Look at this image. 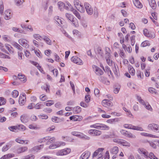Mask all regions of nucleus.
I'll return each mask as SVG.
<instances>
[{
    "label": "nucleus",
    "instance_id": "obj_1",
    "mask_svg": "<svg viewBox=\"0 0 159 159\" xmlns=\"http://www.w3.org/2000/svg\"><path fill=\"white\" fill-rule=\"evenodd\" d=\"M138 152L140 154H143V157L145 158H147L149 157L151 159H158L154 155L152 152H150L148 155V152L144 148H139Z\"/></svg>",
    "mask_w": 159,
    "mask_h": 159
},
{
    "label": "nucleus",
    "instance_id": "obj_2",
    "mask_svg": "<svg viewBox=\"0 0 159 159\" xmlns=\"http://www.w3.org/2000/svg\"><path fill=\"white\" fill-rule=\"evenodd\" d=\"M124 126L126 128L129 129L140 131H143V129L142 128L137 126H135L131 124H125L124 125Z\"/></svg>",
    "mask_w": 159,
    "mask_h": 159
},
{
    "label": "nucleus",
    "instance_id": "obj_3",
    "mask_svg": "<svg viewBox=\"0 0 159 159\" xmlns=\"http://www.w3.org/2000/svg\"><path fill=\"white\" fill-rule=\"evenodd\" d=\"M84 6L87 14L90 15H92L93 10L91 6L89 3L85 2Z\"/></svg>",
    "mask_w": 159,
    "mask_h": 159
},
{
    "label": "nucleus",
    "instance_id": "obj_4",
    "mask_svg": "<svg viewBox=\"0 0 159 159\" xmlns=\"http://www.w3.org/2000/svg\"><path fill=\"white\" fill-rule=\"evenodd\" d=\"M18 43L23 47L27 48L29 47V45L27 43V41L25 39H20L18 40Z\"/></svg>",
    "mask_w": 159,
    "mask_h": 159
},
{
    "label": "nucleus",
    "instance_id": "obj_5",
    "mask_svg": "<svg viewBox=\"0 0 159 159\" xmlns=\"http://www.w3.org/2000/svg\"><path fill=\"white\" fill-rule=\"evenodd\" d=\"M71 60L73 62L79 65H82L83 62L81 60L77 57H73L71 58Z\"/></svg>",
    "mask_w": 159,
    "mask_h": 159
},
{
    "label": "nucleus",
    "instance_id": "obj_6",
    "mask_svg": "<svg viewBox=\"0 0 159 159\" xmlns=\"http://www.w3.org/2000/svg\"><path fill=\"white\" fill-rule=\"evenodd\" d=\"M26 95L25 93H22L20 96L19 102L20 105H23L26 101Z\"/></svg>",
    "mask_w": 159,
    "mask_h": 159
},
{
    "label": "nucleus",
    "instance_id": "obj_7",
    "mask_svg": "<svg viewBox=\"0 0 159 159\" xmlns=\"http://www.w3.org/2000/svg\"><path fill=\"white\" fill-rule=\"evenodd\" d=\"M71 151V150L70 148H67L66 150L64 149L57 152V154L58 156H62L67 154L69 153Z\"/></svg>",
    "mask_w": 159,
    "mask_h": 159
},
{
    "label": "nucleus",
    "instance_id": "obj_8",
    "mask_svg": "<svg viewBox=\"0 0 159 159\" xmlns=\"http://www.w3.org/2000/svg\"><path fill=\"white\" fill-rule=\"evenodd\" d=\"M93 68L94 70L95 71V73L97 75H101L103 74V71L99 67L94 66L93 67Z\"/></svg>",
    "mask_w": 159,
    "mask_h": 159
},
{
    "label": "nucleus",
    "instance_id": "obj_9",
    "mask_svg": "<svg viewBox=\"0 0 159 159\" xmlns=\"http://www.w3.org/2000/svg\"><path fill=\"white\" fill-rule=\"evenodd\" d=\"M102 106L105 107H108L112 106V102L108 99H104L102 102Z\"/></svg>",
    "mask_w": 159,
    "mask_h": 159
},
{
    "label": "nucleus",
    "instance_id": "obj_10",
    "mask_svg": "<svg viewBox=\"0 0 159 159\" xmlns=\"http://www.w3.org/2000/svg\"><path fill=\"white\" fill-rule=\"evenodd\" d=\"M90 154V152H85L81 155L80 157V159H88Z\"/></svg>",
    "mask_w": 159,
    "mask_h": 159
},
{
    "label": "nucleus",
    "instance_id": "obj_11",
    "mask_svg": "<svg viewBox=\"0 0 159 159\" xmlns=\"http://www.w3.org/2000/svg\"><path fill=\"white\" fill-rule=\"evenodd\" d=\"M70 120L74 121H80L82 119V117L77 115H75L70 117Z\"/></svg>",
    "mask_w": 159,
    "mask_h": 159
},
{
    "label": "nucleus",
    "instance_id": "obj_12",
    "mask_svg": "<svg viewBox=\"0 0 159 159\" xmlns=\"http://www.w3.org/2000/svg\"><path fill=\"white\" fill-rule=\"evenodd\" d=\"M58 5L59 8L61 11L63 9L65 8L66 9H68V7L66 5V4L61 2H58Z\"/></svg>",
    "mask_w": 159,
    "mask_h": 159
},
{
    "label": "nucleus",
    "instance_id": "obj_13",
    "mask_svg": "<svg viewBox=\"0 0 159 159\" xmlns=\"http://www.w3.org/2000/svg\"><path fill=\"white\" fill-rule=\"evenodd\" d=\"M29 117L27 115L24 114L20 116V120L22 122L26 123L29 120Z\"/></svg>",
    "mask_w": 159,
    "mask_h": 159
},
{
    "label": "nucleus",
    "instance_id": "obj_14",
    "mask_svg": "<svg viewBox=\"0 0 159 159\" xmlns=\"http://www.w3.org/2000/svg\"><path fill=\"white\" fill-rule=\"evenodd\" d=\"M4 16L5 19L8 20L10 19V10L9 9L6 10L3 15Z\"/></svg>",
    "mask_w": 159,
    "mask_h": 159
},
{
    "label": "nucleus",
    "instance_id": "obj_15",
    "mask_svg": "<svg viewBox=\"0 0 159 159\" xmlns=\"http://www.w3.org/2000/svg\"><path fill=\"white\" fill-rule=\"evenodd\" d=\"M104 150V148H99L98 150H96L93 153V157H96L98 154L99 156L101 155L99 157H100L102 155V151Z\"/></svg>",
    "mask_w": 159,
    "mask_h": 159
},
{
    "label": "nucleus",
    "instance_id": "obj_16",
    "mask_svg": "<svg viewBox=\"0 0 159 159\" xmlns=\"http://www.w3.org/2000/svg\"><path fill=\"white\" fill-rule=\"evenodd\" d=\"M116 140V139H115L114 141L115 142H120L123 146L129 147L130 145V143L126 141L123 140L121 141L120 140Z\"/></svg>",
    "mask_w": 159,
    "mask_h": 159
},
{
    "label": "nucleus",
    "instance_id": "obj_17",
    "mask_svg": "<svg viewBox=\"0 0 159 159\" xmlns=\"http://www.w3.org/2000/svg\"><path fill=\"white\" fill-rule=\"evenodd\" d=\"M133 2L136 7L139 8L142 7V5L139 0H133Z\"/></svg>",
    "mask_w": 159,
    "mask_h": 159
},
{
    "label": "nucleus",
    "instance_id": "obj_18",
    "mask_svg": "<svg viewBox=\"0 0 159 159\" xmlns=\"http://www.w3.org/2000/svg\"><path fill=\"white\" fill-rule=\"evenodd\" d=\"M27 149L26 147H20L17 149V152L18 153H20L27 151Z\"/></svg>",
    "mask_w": 159,
    "mask_h": 159
},
{
    "label": "nucleus",
    "instance_id": "obj_19",
    "mask_svg": "<svg viewBox=\"0 0 159 159\" xmlns=\"http://www.w3.org/2000/svg\"><path fill=\"white\" fill-rule=\"evenodd\" d=\"M11 44L12 46L17 48L20 51H22L23 50V48L20 46L19 44L15 42H13Z\"/></svg>",
    "mask_w": 159,
    "mask_h": 159
},
{
    "label": "nucleus",
    "instance_id": "obj_20",
    "mask_svg": "<svg viewBox=\"0 0 159 159\" xmlns=\"http://www.w3.org/2000/svg\"><path fill=\"white\" fill-rule=\"evenodd\" d=\"M128 70L129 73L132 75H134L135 71L132 66L131 65L128 66Z\"/></svg>",
    "mask_w": 159,
    "mask_h": 159
},
{
    "label": "nucleus",
    "instance_id": "obj_21",
    "mask_svg": "<svg viewBox=\"0 0 159 159\" xmlns=\"http://www.w3.org/2000/svg\"><path fill=\"white\" fill-rule=\"evenodd\" d=\"M118 148L116 146H115L111 149L110 152L113 154H116L118 153Z\"/></svg>",
    "mask_w": 159,
    "mask_h": 159
},
{
    "label": "nucleus",
    "instance_id": "obj_22",
    "mask_svg": "<svg viewBox=\"0 0 159 159\" xmlns=\"http://www.w3.org/2000/svg\"><path fill=\"white\" fill-rule=\"evenodd\" d=\"M99 125L100 129L108 130L109 129V127L105 124H99Z\"/></svg>",
    "mask_w": 159,
    "mask_h": 159
},
{
    "label": "nucleus",
    "instance_id": "obj_23",
    "mask_svg": "<svg viewBox=\"0 0 159 159\" xmlns=\"http://www.w3.org/2000/svg\"><path fill=\"white\" fill-rule=\"evenodd\" d=\"M149 4L152 9H155L156 8L157 5L155 0H151V1L149 2Z\"/></svg>",
    "mask_w": 159,
    "mask_h": 159
},
{
    "label": "nucleus",
    "instance_id": "obj_24",
    "mask_svg": "<svg viewBox=\"0 0 159 159\" xmlns=\"http://www.w3.org/2000/svg\"><path fill=\"white\" fill-rule=\"evenodd\" d=\"M54 20L57 22V24L58 25L61 26V25L63 24L62 21L59 18L58 16H55L54 17Z\"/></svg>",
    "mask_w": 159,
    "mask_h": 159
},
{
    "label": "nucleus",
    "instance_id": "obj_25",
    "mask_svg": "<svg viewBox=\"0 0 159 159\" xmlns=\"http://www.w3.org/2000/svg\"><path fill=\"white\" fill-rule=\"evenodd\" d=\"M81 108L79 106L73 108V111L75 113H78L81 111Z\"/></svg>",
    "mask_w": 159,
    "mask_h": 159
},
{
    "label": "nucleus",
    "instance_id": "obj_26",
    "mask_svg": "<svg viewBox=\"0 0 159 159\" xmlns=\"http://www.w3.org/2000/svg\"><path fill=\"white\" fill-rule=\"evenodd\" d=\"M18 79L20 80L21 81L23 82H26V78L25 77V76L24 75H20L19 74L18 75Z\"/></svg>",
    "mask_w": 159,
    "mask_h": 159
},
{
    "label": "nucleus",
    "instance_id": "obj_27",
    "mask_svg": "<svg viewBox=\"0 0 159 159\" xmlns=\"http://www.w3.org/2000/svg\"><path fill=\"white\" fill-rule=\"evenodd\" d=\"M43 145L35 146L33 148V150L37 152L38 150H41L43 148Z\"/></svg>",
    "mask_w": 159,
    "mask_h": 159
},
{
    "label": "nucleus",
    "instance_id": "obj_28",
    "mask_svg": "<svg viewBox=\"0 0 159 159\" xmlns=\"http://www.w3.org/2000/svg\"><path fill=\"white\" fill-rule=\"evenodd\" d=\"M75 15V16L77 17L79 19H80L81 18V17L79 13L75 9H72L71 11Z\"/></svg>",
    "mask_w": 159,
    "mask_h": 159
},
{
    "label": "nucleus",
    "instance_id": "obj_29",
    "mask_svg": "<svg viewBox=\"0 0 159 159\" xmlns=\"http://www.w3.org/2000/svg\"><path fill=\"white\" fill-rule=\"evenodd\" d=\"M42 39L45 41L47 44L49 45H51V41L48 37L44 36H43Z\"/></svg>",
    "mask_w": 159,
    "mask_h": 159
},
{
    "label": "nucleus",
    "instance_id": "obj_30",
    "mask_svg": "<svg viewBox=\"0 0 159 159\" xmlns=\"http://www.w3.org/2000/svg\"><path fill=\"white\" fill-rule=\"evenodd\" d=\"M156 126V124L154 123L150 124L148 125V129H149L154 131L155 127Z\"/></svg>",
    "mask_w": 159,
    "mask_h": 159
},
{
    "label": "nucleus",
    "instance_id": "obj_31",
    "mask_svg": "<svg viewBox=\"0 0 159 159\" xmlns=\"http://www.w3.org/2000/svg\"><path fill=\"white\" fill-rule=\"evenodd\" d=\"M114 93L116 94L117 93L120 89V86L119 84L116 85L114 87Z\"/></svg>",
    "mask_w": 159,
    "mask_h": 159
},
{
    "label": "nucleus",
    "instance_id": "obj_32",
    "mask_svg": "<svg viewBox=\"0 0 159 159\" xmlns=\"http://www.w3.org/2000/svg\"><path fill=\"white\" fill-rule=\"evenodd\" d=\"M143 105L144 106V107L150 111H152V108L148 103L146 102L145 103H144L143 104Z\"/></svg>",
    "mask_w": 159,
    "mask_h": 159
},
{
    "label": "nucleus",
    "instance_id": "obj_33",
    "mask_svg": "<svg viewBox=\"0 0 159 159\" xmlns=\"http://www.w3.org/2000/svg\"><path fill=\"white\" fill-rule=\"evenodd\" d=\"M80 138L87 140H89L90 139V138L89 137L82 133L80 134Z\"/></svg>",
    "mask_w": 159,
    "mask_h": 159
},
{
    "label": "nucleus",
    "instance_id": "obj_34",
    "mask_svg": "<svg viewBox=\"0 0 159 159\" xmlns=\"http://www.w3.org/2000/svg\"><path fill=\"white\" fill-rule=\"evenodd\" d=\"M56 138L54 137H52L50 138H49V139L47 140V142L46 143L47 144H49L50 143H51L52 142H54L55 141Z\"/></svg>",
    "mask_w": 159,
    "mask_h": 159
},
{
    "label": "nucleus",
    "instance_id": "obj_35",
    "mask_svg": "<svg viewBox=\"0 0 159 159\" xmlns=\"http://www.w3.org/2000/svg\"><path fill=\"white\" fill-rule=\"evenodd\" d=\"M11 95L13 98H16L18 96L19 92L17 90H15L12 92Z\"/></svg>",
    "mask_w": 159,
    "mask_h": 159
},
{
    "label": "nucleus",
    "instance_id": "obj_36",
    "mask_svg": "<svg viewBox=\"0 0 159 159\" xmlns=\"http://www.w3.org/2000/svg\"><path fill=\"white\" fill-rule=\"evenodd\" d=\"M24 2V0H15L16 4L18 6L22 5Z\"/></svg>",
    "mask_w": 159,
    "mask_h": 159
},
{
    "label": "nucleus",
    "instance_id": "obj_37",
    "mask_svg": "<svg viewBox=\"0 0 159 159\" xmlns=\"http://www.w3.org/2000/svg\"><path fill=\"white\" fill-rule=\"evenodd\" d=\"M93 136H98L102 134V132L99 130L95 129L93 132Z\"/></svg>",
    "mask_w": 159,
    "mask_h": 159
},
{
    "label": "nucleus",
    "instance_id": "obj_38",
    "mask_svg": "<svg viewBox=\"0 0 159 159\" xmlns=\"http://www.w3.org/2000/svg\"><path fill=\"white\" fill-rule=\"evenodd\" d=\"M48 139L49 136H47L43 138L39 139L38 140V142L41 143L42 142H45L46 141H47Z\"/></svg>",
    "mask_w": 159,
    "mask_h": 159
},
{
    "label": "nucleus",
    "instance_id": "obj_39",
    "mask_svg": "<svg viewBox=\"0 0 159 159\" xmlns=\"http://www.w3.org/2000/svg\"><path fill=\"white\" fill-rule=\"evenodd\" d=\"M76 9L81 13L84 12L85 11L83 6L81 5H80L78 7V8Z\"/></svg>",
    "mask_w": 159,
    "mask_h": 159
},
{
    "label": "nucleus",
    "instance_id": "obj_40",
    "mask_svg": "<svg viewBox=\"0 0 159 159\" xmlns=\"http://www.w3.org/2000/svg\"><path fill=\"white\" fill-rule=\"evenodd\" d=\"M43 106V105L41 103H38L34 105V107L36 109H39L41 108Z\"/></svg>",
    "mask_w": 159,
    "mask_h": 159
},
{
    "label": "nucleus",
    "instance_id": "obj_41",
    "mask_svg": "<svg viewBox=\"0 0 159 159\" xmlns=\"http://www.w3.org/2000/svg\"><path fill=\"white\" fill-rule=\"evenodd\" d=\"M66 17L70 21L73 18V16L72 15L68 13H66Z\"/></svg>",
    "mask_w": 159,
    "mask_h": 159
},
{
    "label": "nucleus",
    "instance_id": "obj_42",
    "mask_svg": "<svg viewBox=\"0 0 159 159\" xmlns=\"http://www.w3.org/2000/svg\"><path fill=\"white\" fill-rule=\"evenodd\" d=\"M11 131L14 132H17L18 131L17 126H11Z\"/></svg>",
    "mask_w": 159,
    "mask_h": 159
},
{
    "label": "nucleus",
    "instance_id": "obj_43",
    "mask_svg": "<svg viewBox=\"0 0 159 159\" xmlns=\"http://www.w3.org/2000/svg\"><path fill=\"white\" fill-rule=\"evenodd\" d=\"M70 21L72 22V24L75 26L77 27L78 26V22L77 21V20L75 18L74 19L73 18V19H72Z\"/></svg>",
    "mask_w": 159,
    "mask_h": 159
},
{
    "label": "nucleus",
    "instance_id": "obj_44",
    "mask_svg": "<svg viewBox=\"0 0 159 159\" xmlns=\"http://www.w3.org/2000/svg\"><path fill=\"white\" fill-rule=\"evenodd\" d=\"M6 103V100L3 97H0V106L4 105Z\"/></svg>",
    "mask_w": 159,
    "mask_h": 159
},
{
    "label": "nucleus",
    "instance_id": "obj_45",
    "mask_svg": "<svg viewBox=\"0 0 159 159\" xmlns=\"http://www.w3.org/2000/svg\"><path fill=\"white\" fill-rule=\"evenodd\" d=\"M150 44L147 41H145L143 42L141 44V46L142 47H145L148 45H150Z\"/></svg>",
    "mask_w": 159,
    "mask_h": 159
},
{
    "label": "nucleus",
    "instance_id": "obj_46",
    "mask_svg": "<svg viewBox=\"0 0 159 159\" xmlns=\"http://www.w3.org/2000/svg\"><path fill=\"white\" fill-rule=\"evenodd\" d=\"M18 127V130H24L26 129V127L24 125H20L17 126Z\"/></svg>",
    "mask_w": 159,
    "mask_h": 159
},
{
    "label": "nucleus",
    "instance_id": "obj_47",
    "mask_svg": "<svg viewBox=\"0 0 159 159\" xmlns=\"http://www.w3.org/2000/svg\"><path fill=\"white\" fill-rule=\"evenodd\" d=\"M148 91L149 92L151 93H155V94H157V92L156 90L152 88H150L148 89Z\"/></svg>",
    "mask_w": 159,
    "mask_h": 159
},
{
    "label": "nucleus",
    "instance_id": "obj_48",
    "mask_svg": "<svg viewBox=\"0 0 159 159\" xmlns=\"http://www.w3.org/2000/svg\"><path fill=\"white\" fill-rule=\"evenodd\" d=\"M126 136L129 138H135L136 136L134 135H133L131 133L128 132V134H127Z\"/></svg>",
    "mask_w": 159,
    "mask_h": 159
},
{
    "label": "nucleus",
    "instance_id": "obj_49",
    "mask_svg": "<svg viewBox=\"0 0 159 159\" xmlns=\"http://www.w3.org/2000/svg\"><path fill=\"white\" fill-rule=\"evenodd\" d=\"M47 102H48L46 103V105L47 106H50L53 104L54 103L53 101L52 100H48L47 101Z\"/></svg>",
    "mask_w": 159,
    "mask_h": 159
},
{
    "label": "nucleus",
    "instance_id": "obj_50",
    "mask_svg": "<svg viewBox=\"0 0 159 159\" xmlns=\"http://www.w3.org/2000/svg\"><path fill=\"white\" fill-rule=\"evenodd\" d=\"M52 121L55 123H58L59 122V119L57 117L55 116L53 117L52 118Z\"/></svg>",
    "mask_w": 159,
    "mask_h": 159
},
{
    "label": "nucleus",
    "instance_id": "obj_51",
    "mask_svg": "<svg viewBox=\"0 0 159 159\" xmlns=\"http://www.w3.org/2000/svg\"><path fill=\"white\" fill-rule=\"evenodd\" d=\"M49 86L47 84H46L45 85L42 86H41V88L42 89L45 90L46 92H48V90H49Z\"/></svg>",
    "mask_w": 159,
    "mask_h": 159
},
{
    "label": "nucleus",
    "instance_id": "obj_52",
    "mask_svg": "<svg viewBox=\"0 0 159 159\" xmlns=\"http://www.w3.org/2000/svg\"><path fill=\"white\" fill-rule=\"evenodd\" d=\"M40 98L42 101H44L47 99V98L46 95L43 94L40 96Z\"/></svg>",
    "mask_w": 159,
    "mask_h": 159
},
{
    "label": "nucleus",
    "instance_id": "obj_53",
    "mask_svg": "<svg viewBox=\"0 0 159 159\" xmlns=\"http://www.w3.org/2000/svg\"><path fill=\"white\" fill-rule=\"evenodd\" d=\"M34 157L32 155H30L25 156L23 158V159H34Z\"/></svg>",
    "mask_w": 159,
    "mask_h": 159
},
{
    "label": "nucleus",
    "instance_id": "obj_54",
    "mask_svg": "<svg viewBox=\"0 0 159 159\" xmlns=\"http://www.w3.org/2000/svg\"><path fill=\"white\" fill-rule=\"evenodd\" d=\"M97 51L98 53L99 54H100L101 56H102L103 55V53L102 52V49L101 47H98L97 48Z\"/></svg>",
    "mask_w": 159,
    "mask_h": 159
},
{
    "label": "nucleus",
    "instance_id": "obj_55",
    "mask_svg": "<svg viewBox=\"0 0 159 159\" xmlns=\"http://www.w3.org/2000/svg\"><path fill=\"white\" fill-rule=\"evenodd\" d=\"M81 134V133L79 132L76 131H73L71 133V134L73 135H74L76 136L79 137H80V134Z\"/></svg>",
    "mask_w": 159,
    "mask_h": 159
},
{
    "label": "nucleus",
    "instance_id": "obj_56",
    "mask_svg": "<svg viewBox=\"0 0 159 159\" xmlns=\"http://www.w3.org/2000/svg\"><path fill=\"white\" fill-rule=\"evenodd\" d=\"M79 0H74V3L76 8H78V7L79 6L80 4H79Z\"/></svg>",
    "mask_w": 159,
    "mask_h": 159
},
{
    "label": "nucleus",
    "instance_id": "obj_57",
    "mask_svg": "<svg viewBox=\"0 0 159 159\" xmlns=\"http://www.w3.org/2000/svg\"><path fill=\"white\" fill-rule=\"evenodd\" d=\"M94 93L96 97L99 96V91L98 89H95L94 90Z\"/></svg>",
    "mask_w": 159,
    "mask_h": 159
},
{
    "label": "nucleus",
    "instance_id": "obj_58",
    "mask_svg": "<svg viewBox=\"0 0 159 159\" xmlns=\"http://www.w3.org/2000/svg\"><path fill=\"white\" fill-rule=\"evenodd\" d=\"M66 5L68 7V9H66V10H70L72 11V9H74L73 8L72 6L71 5V4L69 3L68 2H67L66 3Z\"/></svg>",
    "mask_w": 159,
    "mask_h": 159
},
{
    "label": "nucleus",
    "instance_id": "obj_59",
    "mask_svg": "<svg viewBox=\"0 0 159 159\" xmlns=\"http://www.w3.org/2000/svg\"><path fill=\"white\" fill-rule=\"evenodd\" d=\"M15 140L17 142L21 144H23L25 143V141L20 139L19 138L16 139Z\"/></svg>",
    "mask_w": 159,
    "mask_h": 159
},
{
    "label": "nucleus",
    "instance_id": "obj_60",
    "mask_svg": "<svg viewBox=\"0 0 159 159\" xmlns=\"http://www.w3.org/2000/svg\"><path fill=\"white\" fill-rule=\"evenodd\" d=\"M10 158V154H9L5 155L2 157L0 159H9Z\"/></svg>",
    "mask_w": 159,
    "mask_h": 159
},
{
    "label": "nucleus",
    "instance_id": "obj_61",
    "mask_svg": "<svg viewBox=\"0 0 159 159\" xmlns=\"http://www.w3.org/2000/svg\"><path fill=\"white\" fill-rule=\"evenodd\" d=\"M99 124H95L93 125H91L90 126L91 128H97L98 129H100L99 128Z\"/></svg>",
    "mask_w": 159,
    "mask_h": 159
},
{
    "label": "nucleus",
    "instance_id": "obj_62",
    "mask_svg": "<svg viewBox=\"0 0 159 159\" xmlns=\"http://www.w3.org/2000/svg\"><path fill=\"white\" fill-rule=\"evenodd\" d=\"M53 72V74L56 77H57L58 74V71L57 69H54L52 70Z\"/></svg>",
    "mask_w": 159,
    "mask_h": 159
},
{
    "label": "nucleus",
    "instance_id": "obj_63",
    "mask_svg": "<svg viewBox=\"0 0 159 159\" xmlns=\"http://www.w3.org/2000/svg\"><path fill=\"white\" fill-rule=\"evenodd\" d=\"M33 37L36 40H38V39H40V38H43L39 34H34L33 35Z\"/></svg>",
    "mask_w": 159,
    "mask_h": 159
},
{
    "label": "nucleus",
    "instance_id": "obj_64",
    "mask_svg": "<svg viewBox=\"0 0 159 159\" xmlns=\"http://www.w3.org/2000/svg\"><path fill=\"white\" fill-rule=\"evenodd\" d=\"M90 97L89 95H86L85 98V100L86 102H89L90 100Z\"/></svg>",
    "mask_w": 159,
    "mask_h": 159
}]
</instances>
